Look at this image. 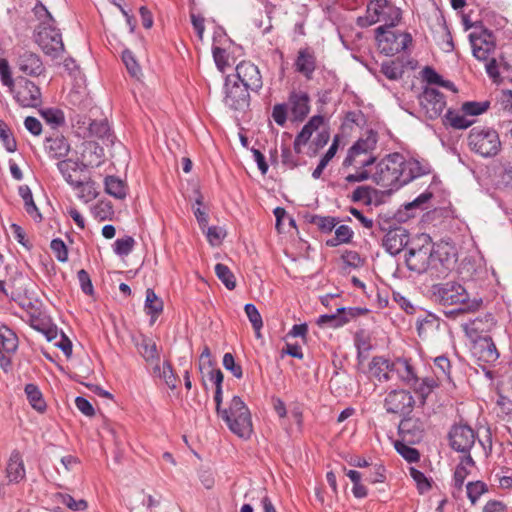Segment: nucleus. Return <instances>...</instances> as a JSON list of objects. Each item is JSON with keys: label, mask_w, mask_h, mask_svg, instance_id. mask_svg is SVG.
<instances>
[{"label": "nucleus", "mask_w": 512, "mask_h": 512, "mask_svg": "<svg viewBox=\"0 0 512 512\" xmlns=\"http://www.w3.org/2000/svg\"><path fill=\"white\" fill-rule=\"evenodd\" d=\"M471 149L483 157L495 156L501 147L498 133L487 127H474L468 136Z\"/></svg>", "instance_id": "nucleus-6"}, {"label": "nucleus", "mask_w": 512, "mask_h": 512, "mask_svg": "<svg viewBox=\"0 0 512 512\" xmlns=\"http://www.w3.org/2000/svg\"><path fill=\"white\" fill-rule=\"evenodd\" d=\"M369 371L379 382H387L391 379L390 373L394 372L393 362L384 357L375 356L369 364Z\"/></svg>", "instance_id": "nucleus-21"}, {"label": "nucleus", "mask_w": 512, "mask_h": 512, "mask_svg": "<svg viewBox=\"0 0 512 512\" xmlns=\"http://www.w3.org/2000/svg\"><path fill=\"white\" fill-rule=\"evenodd\" d=\"M230 83V76H227L225 80V104L233 110L245 109L249 105L250 88L237 82H234L232 85Z\"/></svg>", "instance_id": "nucleus-14"}, {"label": "nucleus", "mask_w": 512, "mask_h": 512, "mask_svg": "<svg viewBox=\"0 0 512 512\" xmlns=\"http://www.w3.org/2000/svg\"><path fill=\"white\" fill-rule=\"evenodd\" d=\"M349 322V317L340 314L338 311L336 314H325L321 315L317 321L320 326H327L330 328H338Z\"/></svg>", "instance_id": "nucleus-45"}, {"label": "nucleus", "mask_w": 512, "mask_h": 512, "mask_svg": "<svg viewBox=\"0 0 512 512\" xmlns=\"http://www.w3.org/2000/svg\"><path fill=\"white\" fill-rule=\"evenodd\" d=\"M482 347H484L483 356L486 358V361H495L499 357V353L497 351L496 345L492 341V338L489 336H485L482 338Z\"/></svg>", "instance_id": "nucleus-62"}, {"label": "nucleus", "mask_w": 512, "mask_h": 512, "mask_svg": "<svg viewBox=\"0 0 512 512\" xmlns=\"http://www.w3.org/2000/svg\"><path fill=\"white\" fill-rule=\"evenodd\" d=\"M409 445L410 444L401 439L395 442V449L408 462H417L420 458V454L417 449L412 448Z\"/></svg>", "instance_id": "nucleus-50"}, {"label": "nucleus", "mask_w": 512, "mask_h": 512, "mask_svg": "<svg viewBox=\"0 0 512 512\" xmlns=\"http://www.w3.org/2000/svg\"><path fill=\"white\" fill-rule=\"evenodd\" d=\"M45 149L50 157L59 159L68 155L70 145L63 135L56 134L46 138Z\"/></svg>", "instance_id": "nucleus-24"}, {"label": "nucleus", "mask_w": 512, "mask_h": 512, "mask_svg": "<svg viewBox=\"0 0 512 512\" xmlns=\"http://www.w3.org/2000/svg\"><path fill=\"white\" fill-rule=\"evenodd\" d=\"M25 394L30 405L38 412H44L46 410V403L43 399V395L35 384H27L25 386Z\"/></svg>", "instance_id": "nucleus-34"}, {"label": "nucleus", "mask_w": 512, "mask_h": 512, "mask_svg": "<svg viewBox=\"0 0 512 512\" xmlns=\"http://www.w3.org/2000/svg\"><path fill=\"white\" fill-rule=\"evenodd\" d=\"M441 320L432 313H425L423 317H419L416 322L418 336L427 339L439 331Z\"/></svg>", "instance_id": "nucleus-23"}, {"label": "nucleus", "mask_w": 512, "mask_h": 512, "mask_svg": "<svg viewBox=\"0 0 512 512\" xmlns=\"http://www.w3.org/2000/svg\"><path fill=\"white\" fill-rule=\"evenodd\" d=\"M341 258L345 265L352 268H360L365 264V259L357 251L345 250Z\"/></svg>", "instance_id": "nucleus-60"}, {"label": "nucleus", "mask_w": 512, "mask_h": 512, "mask_svg": "<svg viewBox=\"0 0 512 512\" xmlns=\"http://www.w3.org/2000/svg\"><path fill=\"white\" fill-rule=\"evenodd\" d=\"M309 96L305 92H292L289 97L291 111L295 119L303 120L309 113Z\"/></svg>", "instance_id": "nucleus-26"}, {"label": "nucleus", "mask_w": 512, "mask_h": 512, "mask_svg": "<svg viewBox=\"0 0 512 512\" xmlns=\"http://www.w3.org/2000/svg\"><path fill=\"white\" fill-rule=\"evenodd\" d=\"M415 404L413 396L405 390H393L384 400V407L388 413L409 414Z\"/></svg>", "instance_id": "nucleus-12"}, {"label": "nucleus", "mask_w": 512, "mask_h": 512, "mask_svg": "<svg viewBox=\"0 0 512 512\" xmlns=\"http://www.w3.org/2000/svg\"><path fill=\"white\" fill-rule=\"evenodd\" d=\"M223 366L230 371L234 377L241 379L243 371L240 365L235 363L234 356L231 353H225L223 356Z\"/></svg>", "instance_id": "nucleus-63"}, {"label": "nucleus", "mask_w": 512, "mask_h": 512, "mask_svg": "<svg viewBox=\"0 0 512 512\" xmlns=\"http://www.w3.org/2000/svg\"><path fill=\"white\" fill-rule=\"evenodd\" d=\"M365 19L368 25L383 22L385 27H395L401 20V10L391 0H369Z\"/></svg>", "instance_id": "nucleus-5"}, {"label": "nucleus", "mask_w": 512, "mask_h": 512, "mask_svg": "<svg viewBox=\"0 0 512 512\" xmlns=\"http://www.w3.org/2000/svg\"><path fill=\"white\" fill-rule=\"evenodd\" d=\"M337 149H338V139L335 138L332 145L329 147V149L327 150L325 155L320 159L317 167L312 172V177L314 179H318L321 176L323 170L326 168V166L328 165L330 160L335 156Z\"/></svg>", "instance_id": "nucleus-48"}, {"label": "nucleus", "mask_w": 512, "mask_h": 512, "mask_svg": "<svg viewBox=\"0 0 512 512\" xmlns=\"http://www.w3.org/2000/svg\"><path fill=\"white\" fill-rule=\"evenodd\" d=\"M244 310L257 336H260V329L263 326V321L258 309L254 304L248 303L245 305Z\"/></svg>", "instance_id": "nucleus-55"}, {"label": "nucleus", "mask_w": 512, "mask_h": 512, "mask_svg": "<svg viewBox=\"0 0 512 512\" xmlns=\"http://www.w3.org/2000/svg\"><path fill=\"white\" fill-rule=\"evenodd\" d=\"M86 167L85 164H80L72 159H65L57 163V168L69 185L80 184L82 171Z\"/></svg>", "instance_id": "nucleus-22"}, {"label": "nucleus", "mask_w": 512, "mask_h": 512, "mask_svg": "<svg viewBox=\"0 0 512 512\" xmlns=\"http://www.w3.org/2000/svg\"><path fill=\"white\" fill-rule=\"evenodd\" d=\"M381 72L390 80H397L404 73L403 65L400 61H385L381 64Z\"/></svg>", "instance_id": "nucleus-44"}, {"label": "nucleus", "mask_w": 512, "mask_h": 512, "mask_svg": "<svg viewBox=\"0 0 512 512\" xmlns=\"http://www.w3.org/2000/svg\"><path fill=\"white\" fill-rule=\"evenodd\" d=\"M376 161V158L372 154L368 153H357L348 151L346 158L343 161V166H354L357 169H362L372 165Z\"/></svg>", "instance_id": "nucleus-31"}, {"label": "nucleus", "mask_w": 512, "mask_h": 512, "mask_svg": "<svg viewBox=\"0 0 512 512\" xmlns=\"http://www.w3.org/2000/svg\"><path fill=\"white\" fill-rule=\"evenodd\" d=\"M220 417L232 433L240 438H250L253 432L251 414L239 396L231 399L228 409H223Z\"/></svg>", "instance_id": "nucleus-2"}, {"label": "nucleus", "mask_w": 512, "mask_h": 512, "mask_svg": "<svg viewBox=\"0 0 512 512\" xmlns=\"http://www.w3.org/2000/svg\"><path fill=\"white\" fill-rule=\"evenodd\" d=\"M199 370L202 374L203 380L207 377L211 382L214 383L215 387L222 386L223 373L220 369L214 367L212 361H209L207 365L206 363H200Z\"/></svg>", "instance_id": "nucleus-39"}, {"label": "nucleus", "mask_w": 512, "mask_h": 512, "mask_svg": "<svg viewBox=\"0 0 512 512\" xmlns=\"http://www.w3.org/2000/svg\"><path fill=\"white\" fill-rule=\"evenodd\" d=\"M71 186L78 191V198L86 203L95 199L97 196L95 183L90 179L86 180L85 178L81 177L80 184H73Z\"/></svg>", "instance_id": "nucleus-35"}, {"label": "nucleus", "mask_w": 512, "mask_h": 512, "mask_svg": "<svg viewBox=\"0 0 512 512\" xmlns=\"http://www.w3.org/2000/svg\"><path fill=\"white\" fill-rule=\"evenodd\" d=\"M0 140L8 152H14L17 149V143L11 134L10 129L4 121L0 120Z\"/></svg>", "instance_id": "nucleus-57"}, {"label": "nucleus", "mask_w": 512, "mask_h": 512, "mask_svg": "<svg viewBox=\"0 0 512 512\" xmlns=\"http://www.w3.org/2000/svg\"><path fill=\"white\" fill-rule=\"evenodd\" d=\"M43 119L53 128L60 127L65 123L64 113L60 109L48 108L40 111Z\"/></svg>", "instance_id": "nucleus-46"}, {"label": "nucleus", "mask_w": 512, "mask_h": 512, "mask_svg": "<svg viewBox=\"0 0 512 512\" xmlns=\"http://www.w3.org/2000/svg\"><path fill=\"white\" fill-rule=\"evenodd\" d=\"M403 156L399 153L389 154L376 165L372 175L373 181L388 191L402 187Z\"/></svg>", "instance_id": "nucleus-3"}, {"label": "nucleus", "mask_w": 512, "mask_h": 512, "mask_svg": "<svg viewBox=\"0 0 512 512\" xmlns=\"http://www.w3.org/2000/svg\"><path fill=\"white\" fill-rule=\"evenodd\" d=\"M81 121L77 122L80 125ZM82 125L87 131L85 137H96L102 140L105 144H113L114 136L111 133L108 121L106 119L102 120H91L84 118L82 121Z\"/></svg>", "instance_id": "nucleus-18"}, {"label": "nucleus", "mask_w": 512, "mask_h": 512, "mask_svg": "<svg viewBox=\"0 0 512 512\" xmlns=\"http://www.w3.org/2000/svg\"><path fill=\"white\" fill-rule=\"evenodd\" d=\"M135 245V240L131 236L117 239L114 243V252L119 256L129 255Z\"/></svg>", "instance_id": "nucleus-58"}, {"label": "nucleus", "mask_w": 512, "mask_h": 512, "mask_svg": "<svg viewBox=\"0 0 512 512\" xmlns=\"http://www.w3.org/2000/svg\"><path fill=\"white\" fill-rule=\"evenodd\" d=\"M54 497L57 503L65 505L72 511H84L88 507L84 499L75 500L71 495L66 493H56Z\"/></svg>", "instance_id": "nucleus-43"}, {"label": "nucleus", "mask_w": 512, "mask_h": 512, "mask_svg": "<svg viewBox=\"0 0 512 512\" xmlns=\"http://www.w3.org/2000/svg\"><path fill=\"white\" fill-rule=\"evenodd\" d=\"M296 71L311 79L316 69V57L310 48L300 49L295 61Z\"/></svg>", "instance_id": "nucleus-20"}, {"label": "nucleus", "mask_w": 512, "mask_h": 512, "mask_svg": "<svg viewBox=\"0 0 512 512\" xmlns=\"http://www.w3.org/2000/svg\"><path fill=\"white\" fill-rule=\"evenodd\" d=\"M406 265L409 270L424 273L430 267H435L436 261L443 263L439 256V251L430 249L427 246H421L418 249H410L406 255Z\"/></svg>", "instance_id": "nucleus-8"}, {"label": "nucleus", "mask_w": 512, "mask_h": 512, "mask_svg": "<svg viewBox=\"0 0 512 512\" xmlns=\"http://www.w3.org/2000/svg\"><path fill=\"white\" fill-rule=\"evenodd\" d=\"M0 338L2 343V349L7 353H14L18 347L17 336L7 327L4 330H0Z\"/></svg>", "instance_id": "nucleus-51"}, {"label": "nucleus", "mask_w": 512, "mask_h": 512, "mask_svg": "<svg viewBox=\"0 0 512 512\" xmlns=\"http://www.w3.org/2000/svg\"><path fill=\"white\" fill-rule=\"evenodd\" d=\"M215 274L222 281L225 287L233 290L236 287L235 276L228 266L218 263L215 265Z\"/></svg>", "instance_id": "nucleus-47"}, {"label": "nucleus", "mask_w": 512, "mask_h": 512, "mask_svg": "<svg viewBox=\"0 0 512 512\" xmlns=\"http://www.w3.org/2000/svg\"><path fill=\"white\" fill-rule=\"evenodd\" d=\"M236 77L242 85L258 92L262 86V76L258 67L250 61H242L236 66Z\"/></svg>", "instance_id": "nucleus-16"}, {"label": "nucleus", "mask_w": 512, "mask_h": 512, "mask_svg": "<svg viewBox=\"0 0 512 512\" xmlns=\"http://www.w3.org/2000/svg\"><path fill=\"white\" fill-rule=\"evenodd\" d=\"M410 476L416 482L420 494L426 493L431 489V483L423 472L416 468H410Z\"/></svg>", "instance_id": "nucleus-59"}, {"label": "nucleus", "mask_w": 512, "mask_h": 512, "mask_svg": "<svg viewBox=\"0 0 512 512\" xmlns=\"http://www.w3.org/2000/svg\"><path fill=\"white\" fill-rule=\"evenodd\" d=\"M309 223L317 226L322 233H330L339 223V220L332 216L312 215L309 218Z\"/></svg>", "instance_id": "nucleus-41"}, {"label": "nucleus", "mask_w": 512, "mask_h": 512, "mask_svg": "<svg viewBox=\"0 0 512 512\" xmlns=\"http://www.w3.org/2000/svg\"><path fill=\"white\" fill-rule=\"evenodd\" d=\"M154 373L157 374L160 378H162L166 385L170 389H175L177 386L178 378L174 374L172 365L169 361L163 363L162 368L159 365V362L154 365Z\"/></svg>", "instance_id": "nucleus-36"}, {"label": "nucleus", "mask_w": 512, "mask_h": 512, "mask_svg": "<svg viewBox=\"0 0 512 512\" xmlns=\"http://www.w3.org/2000/svg\"><path fill=\"white\" fill-rule=\"evenodd\" d=\"M462 110L456 111L453 109H448L446 114L443 117V124L445 126H450L453 129H466L470 127L474 121L467 119Z\"/></svg>", "instance_id": "nucleus-29"}, {"label": "nucleus", "mask_w": 512, "mask_h": 512, "mask_svg": "<svg viewBox=\"0 0 512 512\" xmlns=\"http://www.w3.org/2000/svg\"><path fill=\"white\" fill-rule=\"evenodd\" d=\"M490 107L489 101L476 102L469 101L462 104L461 110L467 116H477L488 110Z\"/></svg>", "instance_id": "nucleus-52"}, {"label": "nucleus", "mask_w": 512, "mask_h": 512, "mask_svg": "<svg viewBox=\"0 0 512 512\" xmlns=\"http://www.w3.org/2000/svg\"><path fill=\"white\" fill-rule=\"evenodd\" d=\"M451 363L445 356H438L434 359V374L438 381L451 380Z\"/></svg>", "instance_id": "nucleus-42"}, {"label": "nucleus", "mask_w": 512, "mask_h": 512, "mask_svg": "<svg viewBox=\"0 0 512 512\" xmlns=\"http://www.w3.org/2000/svg\"><path fill=\"white\" fill-rule=\"evenodd\" d=\"M409 242V235L403 227H388V232L383 238L382 245L391 255H397Z\"/></svg>", "instance_id": "nucleus-17"}, {"label": "nucleus", "mask_w": 512, "mask_h": 512, "mask_svg": "<svg viewBox=\"0 0 512 512\" xmlns=\"http://www.w3.org/2000/svg\"><path fill=\"white\" fill-rule=\"evenodd\" d=\"M398 433L408 444H418L424 437L425 422L415 416H405L399 423Z\"/></svg>", "instance_id": "nucleus-13"}, {"label": "nucleus", "mask_w": 512, "mask_h": 512, "mask_svg": "<svg viewBox=\"0 0 512 512\" xmlns=\"http://www.w3.org/2000/svg\"><path fill=\"white\" fill-rule=\"evenodd\" d=\"M19 70L29 76H38L44 71L40 57L32 52L25 51L18 59Z\"/></svg>", "instance_id": "nucleus-19"}, {"label": "nucleus", "mask_w": 512, "mask_h": 512, "mask_svg": "<svg viewBox=\"0 0 512 512\" xmlns=\"http://www.w3.org/2000/svg\"><path fill=\"white\" fill-rule=\"evenodd\" d=\"M432 295L434 300L442 306H457V309L446 312L447 317H455L458 314L465 313L470 310L468 304V293L466 289L459 283L448 281L444 283L434 284L432 286Z\"/></svg>", "instance_id": "nucleus-1"}, {"label": "nucleus", "mask_w": 512, "mask_h": 512, "mask_svg": "<svg viewBox=\"0 0 512 512\" xmlns=\"http://www.w3.org/2000/svg\"><path fill=\"white\" fill-rule=\"evenodd\" d=\"M451 447L461 453L470 452L476 440L474 430L465 424L454 425L449 432Z\"/></svg>", "instance_id": "nucleus-15"}, {"label": "nucleus", "mask_w": 512, "mask_h": 512, "mask_svg": "<svg viewBox=\"0 0 512 512\" xmlns=\"http://www.w3.org/2000/svg\"><path fill=\"white\" fill-rule=\"evenodd\" d=\"M145 310L151 315L152 319H156L163 311V302L155 292L148 288L146 290Z\"/></svg>", "instance_id": "nucleus-37"}, {"label": "nucleus", "mask_w": 512, "mask_h": 512, "mask_svg": "<svg viewBox=\"0 0 512 512\" xmlns=\"http://www.w3.org/2000/svg\"><path fill=\"white\" fill-rule=\"evenodd\" d=\"M105 191L117 199H123L126 197L127 187L125 182L120 178L116 176H107L105 178Z\"/></svg>", "instance_id": "nucleus-33"}, {"label": "nucleus", "mask_w": 512, "mask_h": 512, "mask_svg": "<svg viewBox=\"0 0 512 512\" xmlns=\"http://www.w3.org/2000/svg\"><path fill=\"white\" fill-rule=\"evenodd\" d=\"M10 92L22 107L36 108L42 104L40 88L28 79L19 81L17 88Z\"/></svg>", "instance_id": "nucleus-10"}, {"label": "nucleus", "mask_w": 512, "mask_h": 512, "mask_svg": "<svg viewBox=\"0 0 512 512\" xmlns=\"http://www.w3.org/2000/svg\"><path fill=\"white\" fill-rule=\"evenodd\" d=\"M354 342L358 351V357L368 353L372 348L370 336L365 330H360L355 333Z\"/></svg>", "instance_id": "nucleus-53"}, {"label": "nucleus", "mask_w": 512, "mask_h": 512, "mask_svg": "<svg viewBox=\"0 0 512 512\" xmlns=\"http://www.w3.org/2000/svg\"><path fill=\"white\" fill-rule=\"evenodd\" d=\"M419 102L426 116L433 120L438 118L446 107L443 93L434 88H426L419 96Z\"/></svg>", "instance_id": "nucleus-11"}, {"label": "nucleus", "mask_w": 512, "mask_h": 512, "mask_svg": "<svg viewBox=\"0 0 512 512\" xmlns=\"http://www.w3.org/2000/svg\"><path fill=\"white\" fill-rule=\"evenodd\" d=\"M428 173L429 169L426 166H423L418 160H403V176L401 179L402 186L409 183L413 179Z\"/></svg>", "instance_id": "nucleus-27"}, {"label": "nucleus", "mask_w": 512, "mask_h": 512, "mask_svg": "<svg viewBox=\"0 0 512 512\" xmlns=\"http://www.w3.org/2000/svg\"><path fill=\"white\" fill-rule=\"evenodd\" d=\"M393 368L399 377L408 385L412 386L419 382V378L417 377L413 366L407 359H398L393 362Z\"/></svg>", "instance_id": "nucleus-28"}, {"label": "nucleus", "mask_w": 512, "mask_h": 512, "mask_svg": "<svg viewBox=\"0 0 512 512\" xmlns=\"http://www.w3.org/2000/svg\"><path fill=\"white\" fill-rule=\"evenodd\" d=\"M50 248L58 261L66 262L68 260L67 246L60 238L53 239Z\"/></svg>", "instance_id": "nucleus-61"}, {"label": "nucleus", "mask_w": 512, "mask_h": 512, "mask_svg": "<svg viewBox=\"0 0 512 512\" xmlns=\"http://www.w3.org/2000/svg\"><path fill=\"white\" fill-rule=\"evenodd\" d=\"M391 28L379 26L376 29L378 49L386 56H394L404 51L412 43L410 33L396 32L391 30Z\"/></svg>", "instance_id": "nucleus-7"}, {"label": "nucleus", "mask_w": 512, "mask_h": 512, "mask_svg": "<svg viewBox=\"0 0 512 512\" xmlns=\"http://www.w3.org/2000/svg\"><path fill=\"white\" fill-rule=\"evenodd\" d=\"M47 22H42L36 32V42L42 51L50 56L52 59H56L62 56L64 52V44L62 36L59 30L53 27L54 22L51 14L47 11Z\"/></svg>", "instance_id": "nucleus-4"}, {"label": "nucleus", "mask_w": 512, "mask_h": 512, "mask_svg": "<svg viewBox=\"0 0 512 512\" xmlns=\"http://www.w3.org/2000/svg\"><path fill=\"white\" fill-rule=\"evenodd\" d=\"M469 41L472 46L473 56L479 61H488L496 49L495 37L487 29H483L480 33H471Z\"/></svg>", "instance_id": "nucleus-9"}, {"label": "nucleus", "mask_w": 512, "mask_h": 512, "mask_svg": "<svg viewBox=\"0 0 512 512\" xmlns=\"http://www.w3.org/2000/svg\"><path fill=\"white\" fill-rule=\"evenodd\" d=\"M371 192H372L371 187L359 186L352 193V201L364 202L366 204H370L372 202Z\"/></svg>", "instance_id": "nucleus-64"}, {"label": "nucleus", "mask_w": 512, "mask_h": 512, "mask_svg": "<svg viewBox=\"0 0 512 512\" xmlns=\"http://www.w3.org/2000/svg\"><path fill=\"white\" fill-rule=\"evenodd\" d=\"M354 232L347 225H340L335 229V236L326 241L328 247H336L340 244H348L352 241Z\"/></svg>", "instance_id": "nucleus-38"}, {"label": "nucleus", "mask_w": 512, "mask_h": 512, "mask_svg": "<svg viewBox=\"0 0 512 512\" xmlns=\"http://www.w3.org/2000/svg\"><path fill=\"white\" fill-rule=\"evenodd\" d=\"M6 474L9 482L19 483L25 478V468L19 451H13L10 455Z\"/></svg>", "instance_id": "nucleus-25"}, {"label": "nucleus", "mask_w": 512, "mask_h": 512, "mask_svg": "<svg viewBox=\"0 0 512 512\" xmlns=\"http://www.w3.org/2000/svg\"><path fill=\"white\" fill-rule=\"evenodd\" d=\"M487 491V485L482 481L469 482L466 485L467 496L473 505Z\"/></svg>", "instance_id": "nucleus-54"}, {"label": "nucleus", "mask_w": 512, "mask_h": 512, "mask_svg": "<svg viewBox=\"0 0 512 512\" xmlns=\"http://www.w3.org/2000/svg\"><path fill=\"white\" fill-rule=\"evenodd\" d=\"M138 351L146 362L157 364L159 362V353L156 343L149 337L142 336L137 344Z\"/></svg>", "instance_id": "nucleus-30"}, {"label": "nucleus", "mask_w": 512, "mask_h": 512, "mask_svg": "<svg viewBox=\"0 0 512 512\" xmlns=\"http://www.w3.org/2000/svg\"><path fill=\"white\" fill-rule=\"evenodd\" d=\"M19 194L21 195V197L24 200L26 212L31 217H33L35 220L40 221L42 219V216L33 200L32 192H31L30 188L28 186H21L19 188Z\"/></svg>", "instance_id": "nucleus-40"}, {"label": "nucleus", "mask_w": 512, "mask_h": 512, "mask_svg": "<svg viewBox=\"0 0 512 512\" xmlns=\"http://www.w3.org/2000/svg\"><path fill=\"white\" fill-rule=\"evenodd\" d=\"M377 141V133L369 130L366 136L359 138L348 151L372 154V151L376 148Z\"/></svg>", "instance_id": "nucleus-32"}, {"label": "nucleus", "mask_w": 512, "mask_h": 512, "mask_svg": "<svg viewBox=\"0 0 512 512\" xmlns=\"http://www.w3.org/2000/svg\"><path fill=\"white\" fill-rule=\"evenodd\" d=\"M438 386L437 380L434 378H419V382L415 385H412L411 387L414 388L415 392L420 395L423 402L428 397V395L433 391L434 388Z\"/></svg>", "instance_id": "nucleus-49"}, {"label": "nucleus", "mask_w": 512, "mask_h": 512, "mask_svg": "<svg viewBox=\"0 0 512 512\" xmlns=\"http://www.w3.org/2000/svg\"><path fill=\"white\" fill-rule=\"evenodd\" d=\"M122 61L125 64L128 73L132 77L139 78L141 75V68L130 50L126 49L122 52Z\"/></svg>", "instance_id": "nucleus-56"}]
</instances>
